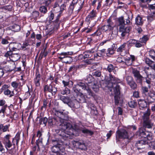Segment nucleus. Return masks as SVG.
Instances as JSON below:
<instances>
[{
	"instance_id": "f257e3e1",
	"label": "nucleus",
	"mask_w": 155,
	"mask_h": 155,
	"mask_svg": "<svg viewBox=\"0 0 155 155\" xmlns=\"http://www.w3.org/2000/svg\"><path fill=\"white\" fill-rule=\"evenodd\" d=\"M60 128L65 131L64 134H63V137L67 138L69 137V135L72 134V133L69 132L66 134L65 132H67L68 130H70L74 131L78 133H80L81 131L84 134H88L90 136L94 134L93 131L84 128L83 126L80 127L74 124H71L68 121L62 119H60Z\"/></svg>"
},
{
	"instance_id": "f03ea898",
	"label": "nucleus",
	"mask_w": 155,
	"mask_h": 155,
	"mask_svg": "<svg viewBox=\"0 0 155 155\" xmlns=\"http://www.w3.org/2000/svg\"><path fill=\"white\" fill-rule=\"evenodd\" d=\"M153 125V123H152L150 120L143 121V127H142L139 129L138 132H137V135L139 136L144 138L145 140L147 139L150 140H151L152 133L150 132L146 131L143 128H150Z\"/></svg>"
},
{
	"instance_id": "7ed1b4c3",
	"label": "nucleus",
	"mask_w": 155,
	"mask_h": 155,
	"mask_svg": "<svg viewBox=\"0 0 155 155\" xmlns=\"http://www.w3.org/2000/svg\"><path fill=\"white\" fill-rule=\"evenodd\" d=\"M53 142H56L57 144L53 146L51 148L52 151L54 153L52 155H64L65 153L62 150H61V148L62 147V145L64 144L62 142L60 143L59 141H58L54 140H52Z\"/></svg>"
},
{
	"instance_id": "20e7f679",
	"label": "nucleus",
	"mask_w": 155,
	"mask_h": 155,
	"mask_svg": "<svg viewBox=\"0 0 155 155\" xmlns=\"http://www.w3.org/2000/svg\"><path fill=\"white\" fill-rule=\"evenodd\" d=\"M107 25L110 31H111L112 35H116L118 32L117 27L113 22L110 18L107 20Z\"/></svg>"
},
{
	"instance_id": "39448f33",
	"label": "nucleus",
	"mask_w": 155,
	"mask_h": 155,
	"mask_svg": "<svg viewBox=\"0 0 155 155\" xmlns=\"http://www.w3.org/2000/svg\"><path fill=\"white\" fill-rule=\"evenodd\" d=\"M116 140L117 141H119V138L128 139L130 138L128 133L125 130H118L116 132Z\"/></svg>"
},
{
	"instance_id": "423d86ee",
	"label": "nucleus",
	"mask_w": 155,
	"mask_h": 155,
	"mask_svg": "<svg viewBox=\"0 0 155 155\" xmlns=\"http://www.w3.org/2000/svg\"><path fill=\"white\" fill-rule=\"evenodd\" d=\"M86 84L82 82H79L73 88V90L74 92L76 93H80L81 95L83 96V94L81 93V89L83 90L84 91L86 87Z\"/></svg>"
},
{
	"instance_id": "0eeeda50",
	"label": "nucleus",
	"mask_w": 155,
	"mask_h": 155,
	"mask_svg": "<svg viewBox=\"0 0 155 155\" xmlns=\"http://www.w3.org/2000/svg\"><path fill=\"white\" fill-rule=\"evenodd\" d=\"M57 91V88L51 84L49 85H45L44 87V91L45 93L48 92L51 93L52 94H55Z\"/></svg>"
},
{
	"instance_id": "6e6552de",
	"label": "nucleus",
	"mask_w": 155,
	"mask_h": 155,
	"mask_svg": "<svg viewBox=\"0 0 155 155\" xmlns=\"http://www.w3.org/2000/svg\"><path fill=\"white\" fill-rule=\"evenodd\" d=\"M114 90L115 95L114 96L115 103L116 105L119 102V96L120 94V87L118 84H116L115 87L114 86Z\"/></svg>"
},
{
	"instance_id": "1a4fd4ad",
	"label": "nucleus",
	"mask_w": 155,
	"mask_h": 155,
	"mask_svg": "<svg viewBox=\"0 0 155 155\" xmlns=\"http://www.w3.org/2000/svg\"><path fill=\"white\" fill-rule=\"evenodd\" d=\"M95 52L94 49H92L91 50H87L84 52L82 54H81L79 56L80 57L83 58L84 59L89 58L92 57L93 54V53Z\"/></svg>"
},
{
	"instance_id": "9d476101",
	"label": "nucleus",
	"mask_w": 155,
	"mask_h": 155,
	"mask_svg": "<svg viewBox=\"0 0 155 155\" xmlns=\"http://www.w3.org/2000/svg\"><path fill=\"white\" fill-rule=\"evenodd\" d=\"M11 137V136L9 134L6 135L5 137L3 143L7 149V148H9L11 147L12 146V144L9 140V139Z\"/></svg>"
},
{
	"instance_id": "9b49d317",
	"label": "nucleus",
	"mask_w": 155,
	"mask_h": 155,
	"mask_svg": "<svg viewBox=\"0 0 155 155\" xmlns=\"http://www.w3.org/2000/svg\"><path fill=\"white\" fill-rule=\"evenodd\" d=\"M68 105L70 107L74 109H78L80 106L79 103L76 100L70 101Z\"/></svg>"
},
{
	"instance_id": "f8f14e48",
	"label": "nucleus",
	"mask_w": 155,
	"mask_h": 155,
	"mask_svg": "<svg viewBox=\"0 0 155 155\" xmlns=\"http://www.w3.org/2000/svg\"><path fill=\"white\" fill-rule=\"evenodd\" d=\"M132 73L136 79L141 83L143 78L140 75L139 71L135 69H132Z\"/></svg>"
},
{
	"instance_id": "ddd939ff",
	"label": "nucleus",
	"mask_w": 155,
	"mask_h": 155,
	"mask_svg": "<svg viewBox=\"0 0 155 155\" xmlns=\"http://www.w3.org/2000/svg\"><path fill=\"white\" fill-rule=\"evenodd\" d=\"M96 16L97 13L96 11L93 10L86 17L85 21L86 22L89 23L90 20L93 19Z\"/></svg>"
},
{
	"instance_id": "4468645a",
	"label": "nucleus",
	"mask_w": 155,
	"mask_h": 155,
	"mask_svg": "<svg viewBox=\"0 0 155 155\" xmlns=\"http://www.w3.org/2000/svg\"><path fill=\"white\" fill-rule=\"evenodd\" d=\"M73 54L72 52H62L59 54L60 56H58V58L61 60H62L63 58H68L70 60L72 59L71 57H68L69 55H71Z\"/></svg>"
},
{
	"instance_id": "2eb2a0df",
	"label": "nucleus",
	"mask_w": 155,
	"mask_h": 155,
	"mask_svg": "<svg viewBox=\"0 0 155 155\" xmlns=\"http://www.w3.org/2000/svg\"><path fill=\"white\" fill-rule=\"evenodd\" d=\"M73 144H75V146L81 150H85L86 149V147L83 142H81L78 141H74L73 142Z\"/></svg>"
},
{
	"instance_id": "dca6fc26",
	"label": "nucleus",
	"mask_w": 155,
	"mask_h": 155,
	"mask_svg": "<svg viewBox=\"0 0 155 155\" xmlns=\"http://www.w3.org/2000/svg\"><path fill=\"white\" fill-rule=\"evenodd\" d=\"M147 142L146 140H141L138 141L136 143L135 146L137 147L138 149H141L144 148V146Z\"/></svg>"
},
{
	"instance_id": "f3484780",
	"label": "nucleus",
	"mask_w": 155,
	"mask_h": 155,
	"mask_svg": "<svg viewBox=\"0 0 155 155\" xmlns=\"http://www.w3.org/2000/svg\"><path fill=\"white\" fill-rule=\"evenodd\" d=\"M130 28L129 27L124 28V26H121L120 28V31L121 32V35L122 37H124L125 35L129 33L130 31Z\"/></svg>"
},
{
	"instance_id": "a211bd4d",
	"label": "nucleus",
	"mask_w": 155,
	"mask_h": 155,
	"mask_svg": "<svg viewBox=\"0 0 155 155\" xmlns=\"http://www.w3.org/2000/svg\"><path fill=\"white\" fill-rule=\"evenodd\" d=\"M21 45L19 43H11L9 46V49H10L12 51L18 50Z\"/></svg>"
},
{
	"instance_id": "6ab92c4d",
	"label": "nucleus",
	"mask_w": 155,
	"mask_h": 155,
	"mask_svg": "<svg viewBox=\"0 0 155 155\" xmlns=\"http://www.w3.org/2000/svg\"><path fill=\"white\" fill-rule=\"evenodd\" d=\"M143 23L142 17L138 15L135 18V24L138 26H142Z\"/></svg>"
},
{
	"instance_id": "aec40b11",
	"label": "nucleus",
	"mask_w": 155,
	"mask_h": 155,
	"mask_svg": "<svg viewBox=\"0 0 155 155\" xmlns=\"http://www.w3.org/2000/svg\"><path fill=\"white\" fill-rule=\"evenodd\" d=\"M150 114V110L149 108H147V110L143 113L142 118L143 121L149 120V117Z\"/></svg>"
},
{
	"instance_id": "412c9836",
	"label": "nucleus",
	"mask_w": 155,
	"mask_h": 155,
	"mask_svg": "<svg viewBox=\"0 0 155 155\" xmlns=\"http://www.w3.org/2000/svg\"><path fill=\"white\" fill-rule=\"evenodd\" d=\"M84 91L87 92V93H85L86 95H88L90 97H93L94 95V93L92 92L87 84H86Z\"/></svg>"
},
{
	"instance_id": "4be33fe9",
	"label": "nucleus",
	"mask_w": 155,
	"mask_h": 155,
	"mask_svg": "<svg viewBox=\"0 0 155 155\" xmlns=\"http://www.w3.org/2000/svg\"><path fill=\"white\" fill-rule=\"evenodd\" d=\"M41 81V75L38 73H37L36 75V77L34 79V83L36 86H39L40 85V81Z\"/></svg>"
},
{
	"instance_id": "5701e85b",
	"label": "nucleus",
	"mask_w": 155,
	"mask_h": 155,
	"mask_svg": "<svg viewBox=\"0 0 155 155\" xmlns=\"http://www.w3.org/2000/svg\"><path fill=\"white\" fill-rule=\"evenodd\" d=\"M138 104L140 109L147 108V103L145 100H140L138 102Z\"/></svg>"
},
{
	"instance_id": "b1692460",
	"label": "nucleus",
	"mask_w": 155,
	"mask_h": 155,
	"mask_svg": "<svg viewBox=\"0 0 155 155\" xmlns=\"http://www.w3.org/2000/svg\"><path fill=\"white\" fill-rule=\"evenodd\" d=\"M145 62L149 66L150 68H154L155 67V63H154V62L150 60L148 58H147L145 59Z\"/></svg>"
},
{
	"instance_id": "393cba45",
	"label": "nucleus",
	"mask_w": 155,
	"mask_h": 155,
	"mask_svg": "<svg viewBox=\"0 0 155 155\" xmlns=\"http://www.w3.org/2000/svg\"><path fill=\"white\" fill-rule=\"evenodd\" d=\"M60 99L64 103L68 105L70 101L69 97L62 95L60 96Z\"/></svg>"
},
{
	"instance_id": "a878e982",
	"label": "nucleus",
	"mask_w": 155,
	"mask_h": 155,
	"mask_svg": "<svg viewBox=\"0 0 155 155\" xmlns=\"http://www.w3.org/2000/svg\"><path fill=\"white\" fill-rule=\"evenodd\" d=\"M107 69L109 72H110L113 71L114 73L115 74L117 69V68L114 67L112 64H110L108 65Z\"/></svg>"
},
{
	"instance_id": "bb28decb",
	"label": "nucleus",
	"mask_w": 155,
	"mask_h": 155,
	"mask_svg": "<svg viewBox=\"0 0 155 155\" xmlns=\"http://www.w3.org/2000/svg\"><path fill=\"white\" fill-rule=\"evenodd\" d=\"M8 86L7 85H5L3 86L2 89V90H5V91L4 92V93L5 95H10L11 93V91L8 89L5 90L6 88H8Z\"/></svg>"
},
{
	"instance_id": "cd10ccee",
	"label": "nucleus",
	"mask_w": 155,
	"mask_h": 155,
	"mask_svg": "<svg viewBox=\"0 0 155 155\" xmlns=\"http://www.w3.org/2000/svg\"><path fill=\"white\" fill-rule=\"evenodd\" d=\"M20 55L18 53H13L11 58L13 61H16L20 59Z\"/></svg>"
},
{
	"instance_id": "c85d7f7f",
	"label": "nucleus",
	"mask_w": 155,
	"mask_h": 155,
	"mask_svg": "<svg viewBox=\"0 0 155 155\" xmlns=\"http://www.w3.org/2000/svg\"><path fill=\"white\" fill-rule=\"evenodd\" d=\"M126 43H124L117 49V51L120 53H121L123 51H124L126 49Z\"/></svg>"
},
{
	"instance_id": "c756f323",
	"label": "nucleus",
	"mask_w": 155,
	"mask_h": 155,
	"mask_svg": "<svg viewBox=\"0 0 155 155\" xmlns=\"http://www.w3.org/2000/svg\"><path fill=\"white\" fill-rule=\"evenodd\" d=\"M137 105V102L136 101L131 100V101L128 103L129 106L131 108H135Z\"/></svg>"
},
{
	"instance_id": "7c9ffc66",
	"label": "nucleus",
	"mask_w": 155,
	"mask_h": 155,
	"mask_svg": "<svg viewBox=\"0 0 155 155\" xmlns=\"http://www.w3.org/2000/svg\"><path fill=\"white\" fill-rule=\"evenodd\" d=\"M143 78L144 80V81L148 84V87L149 88H150L152 85L150 79L147 77Z\"/></svg>"
},
{
	"instance_id": "2f4dec72",
	"label": "nucleus",
	"mask_w": 155,
	"mask_h": 155,
	"mask_svg": "<svg viewBox=\"0 0 155 155\" xmlns=\"http://www.w3.org/2000/svg\"><path fill=\"white\" fill-rule=\"evenodd\" d=\"M109 76V80H108L109 82L111 83L112 84H115V83L118 82L117 78H116L111 74H110Z\"/></svg>"
},
{
	"instance_id": "473e14b6",
	"label": "nucleus",
	"mask_w": 155,
	"mask_h": 155,
	"mask_svg": "<svg viewBox=\"0 0 155 155\" xmlns=\"http://www.w3.org/2000/svg\"><path fill=\"white\" fill-rule=\"evenodd\" d=\"M20 133H18L16 134L15 137L14 138H13V140H12V142H13V144L14 145H15V143H14V141L15 140H16V144L17 145L18 144V142L20 139Z\"/></svg>"
},
{
	"instance_id": "72a5a7b5",
	"label": "nucleus",
	"mask_w": 155,
	"mask_h": 155,
	"mask_svg": "<svg viewBox=\"0 0 155 155\" xmlns=\"http://www.w3.org/2000/svg\"><path fill=\"white\" fill-rule=\"evenodd\" d=\"M118 21L119 24V25L123 26L125 24V21L124 20L123 17H119L118 19Z\"/></svg>"
},
{
	"instance_id": "f704fd0d",
	"label": "nucleus",
	"mask_w": 155,
	"mask_h": 155,
	"mask_svg": "<svg viewBox=\"0 0 155 155\" xmlns=\"http://www.w3.org/2000/svg\"><path fill=\"white\" fill-rule=\"evenodd\" d=\"M36 143L38 147L37 151H39L40 150L39 146L42 144V138H39L38 140H36Z\"/></svg>"
},
{
	"instance_id": "c9c22d12",
	"label": "nucleus",
	"mask_w": 155,
	"mask_h": 155,
	"mask_svg": "<svg viewBox=\"0 0 155 155\" xmlns=\"http://www.w3.org/2000/svg\"><path fill=\"white\" fill-rule=\"evenodd\" d=\"M48 121V119L46 117L41 118L39 120V122L41 124H44L45 126H46Z\"/></svg>"
},
{
	"instance_id": "e433bc0d",
	"label": "nucleus",
	"mask_w": 155,
	"mask_h": 155,
	"mask_svg": "<svg viewBox=\"0 0 155 155\" xmlns=\"http://www.w3.org/2000/svg\"><path fill=\"white\" fill-rule=\"evenodd\" d=\"M9 125H6L4 126L3 124L0 125V130L2 129L3 132H5L6 131H9L8 128Z\"/></svg>"
},
{
	"instance_id": "4c0bfd02",
	"label": "nucleus",
	"mask_w": 155,
	"mask_h": 155,
	"mask_svg": "<svg viewBox=\"0 0 155 155\" xmlns=\"http://www.w3.org/2000/svg\"><path fill=\"white\" fill-rule=\"evenodd\" d=\"M150 57L155 61V51L153 50H151L149 51Z\"/></svg>"
},
{
	"instance_id": "58836bf2",
	"label": "nucleus",
	"mask_w": 155,
	"mask_h": 155,
	"mask_svg": "<svg viewBox=\"0 0 155 155\" xmlns=\"http://www.w3.org/2000/svg\"><path fill=\"white\" fill-rule=\"evenodd\" d=\"M70 92V90L67 87H65L64 89L61 90V93L63 95L69 94Z\"/></svg>"
},
{
	"instance_id": "ea45409f",
	"label": "nucleus",
	"mask_w": 155,
	"mask_h": 155,
	"mask_svg": "<svg viewBox=\"0 0 155 155\" xmlns=\"http://www.w3.org/2000/svg\"><path fill=\"white\" fill-rule=\"evenodd\" d=\"M125 63V64L128 65L129 66L132 64V61H131L130 58L129 57L125 58H124Z\"/></svg>"
},
{
	"instance_id": "a19ab883",
	"label": "nucleus",
	"mask_w": 155,
	"mask_h": 155,
	"mask_svg": "<svg viewBox=\"0 0 155 155\" xmlns=\"http://www.w3.org/2000/svg\"><path fill=\"white\" fill-rule=\"evenodd\" d=\"M105 49H103L99 51L96 54L99 57H101L104 55L105 54Z\"/></svg>"
},
{
	"instance_id": "79ce46f5",
	"label": "nucleus",
	"mask_w": 155,
	"mask_h": 155,
	"mask_svg": "<svg viewBox=\"0 0 155 155\" xmlns=\"http://www.w3.org/2000/svg\"><path fill=\"white\" fill-rule=\"evenodd\" d=\"M12 28L13 29V31L15 32H17L19 31L20 30V26L17 25H14L12 26Z\"/></svg>"
},
{
	"instance_id": "37998d69",
	"label": "nucleus",
	"mask_w": 155,
	"mask_h": 155,
	"mask_svg": "<svg viewBox=\"0 0 155 155\" xmlns=\"http://www.w3.org/2000/svg\"><path fill=\"white\" fill-rule=\"evenodd\" d=\"M114 53V50L112 48H109L107 49V51L106 54L107 56H110Z\"/></svg>"
},
{
	"instance_id": "c03bdc74",
	"label": "nucleus",
	"mask_w": 155,
	"mask_h": 155,
	"mask_svg": "<svg viewBox=\"0 0 155 155\" xmlns=\"http://www.w3.org/2000/svg\"><path fill=\"white\" fill-rule=\"evenodd\" d=\"M39 10L41 12L44 14L46 13L47 12V8L45 6H42L40 7Z\"/></svg>"
},
{
	"instance_id": "a18cd8bd",
	"label": "nucleus",
	"mask_w": 155,
	"mask_h": 155,
	"mask_svg": "<svg viewBox=\"0 0 155 155\" xmlns=\"http://www.w3.org/2000/svg\"><path fill=\"white\" fill-rule=\"evenodd\" d=\"M87 80L88 83H91L94 81V80L92 75L89 74L88 75L87 77Z\"/></svg>"
},
{
	"instance_id": "49530a36",
	"label": "nucleus",
	"mask_w": 155,
	"mask_h": 155,
	"mask_svg": "<svg viewBox=\"0 0 155 155\" xmlns=\"http://www.w3.org/2000/svg\"><path fill=\"white\" fill-rule=\"evenodd\" d=\"M7 107V105H5L4 106L2 107V109L0 110V113H2L3 114L2 116L3 117L5 116L4 113H5L6 108Z\"/></svg>"
},
{
	"instance_id": "de8ad7c7",
	"label": "nucleus",
	"mask_w": 155,
	"mask_h": 155,
	"mask_svg": "<svg viewBox=\"0 0 155 155\" xmlns=\"http://www.w3.org/2000/svg\"><path fill=\"white\" fill-rule=\"evenodd\" d=\"M13 54L12 51L10 49L9 51H7L5 54L4 56L6 57H9L10 58V57H12V55Z\"/></svg>"
},
{
	"instance_id": "09e8293b",
	"label": "nucleus",
	"mask_w": 155,
	"mask_h": 155,
	"mask_svg": "<svg viewBox=\"0 0 155 155\" xmlns=\"http://www.w3.org/2000/svg\"><path fill=\"white\" fill-rule=\"evenodd\" d=\"M148 40V38L146 36H145L143 37L142 38L140 39L139 41L141 43H145Z\"/></svg>"
},
{
	"instance_id": "8fccbe9b",
	"label": "nucleus",
	"mask_w": 155,
	"mask_h": 155,
	"mask_svg": "<svg viewBox=\"0 0 155 155\" xmlns=\"http://www.w3.org/2000/svg\"><path fill=\"white\" fill-rule=\"evenodd\" d=\"M128 84L133 89H134L137 87V84L134 81H132L131 83H130Z\"/></svg>"
},
{
	"instance_id": "3c124183",
	"label": "nucleus",
	"mask_w": 155,
	"mask_h": 155,
	"mask_svg": "<svg viewBox=\"0 0 155 155\" xmlns=\"http://www.w3.org/2000/svg\"><path fill=\"white\" fill-rule=\"evenodd\" d=\"M94 60L93 58H91L85 61V62L88 64H94Z\"/></svg>"
},
{
	"instance_id": "603ef678",
	"label": "nucleus",
	"mask_w": 155,
	"mask_h": 155,
	"mask_svg": "<svg viewBox=\"0 0 155 155\" xmlns=\"http://www.w3.org/2000/svg\"><path fill=\"white\" fill-rule=\"evenodd\" d=\"M92 75L93 76L100 77L101 75V72L99 71H95L92 73Z\"/></svg>"
},
{
	"instance_id": "864d4df0",
	"label": "nucleus",
	"mask_w": 155,
	"mask_h": 155,
	"mask_svg": "<svg viewBox=\"0 0 155 155\" xmlns=\"http://www.w3.org/2000/svg\"><path fill=\"white\" fill-rule=\"evenodd\" d=\"M147 19L149 22H151L154 19L151 13L147 17Z\"/></svg>"
},
{
	"instance_id": "5fc2aeb1",
	"label": "nucleus",
	"mask_w": 155,
	"mask_h": 155,
	"mask_svg": "<svg viewBox=\"0 0 155 155\" xmlns=\"http://www.w3.org/2000/svg\"><path fill=\"white\" fill-rule=\"evenodd\" d=\"M101 29L102 31H109V29L107 25L103 26L101 28Z\"/></svg>"
},
{
	"instance_id": "6e6d98bb",
	"label": "nucleus",
	"mask_w": 155,
	"mask_h": 155,
	"mask_svg": "<svg viewBox=\"0 0 155 155\" xmlns=\"http://www.w3.org/2000/svg\"><path fill=\"white\" fill-rule=\"evenodd\" d=\"M126 80L128 84L131 83L132 81H134L132 78L130 76H127L126 78Z\"/></svg>"
},
{
	"instance_id": "4d7b16f0",
	"label": "nucleus",
	"mask_w": 155,
	"mask_h": 155,
	"mask_svg": "<svg viewBox=\"0 0 155 155\" xmlns=\"http://www.w3.org/2000/svg\"><path fill=\"white\" fill-rule=\"evenodd\" d=\"M93 90L95 92H97L99 91V87L95 84H94L92 87Z\"/></svg>"
},
{
	"instance_id": "13d9d810",
	"label": "nucleus",
	"mask_w": 155,
	"mask_h": 155,
	"mask_svg": "<svg viewBox=\"0 0 155 155\" xmlns=\"http://www.w3.org/2000/svg\"><path fill=\"white\" fill-rule=\"evenodd\" d=\"M11 86L14 88L16 89L17 88L18 84L16 81H13L11 83Z\"/></svg>"
},
{
	"instance_id": "bf43d9fd",
	"label": "nucleus",
	"mask_w": 155,
	"mask_h": 155,
	"mask_svg": "<svg viewBox=\"0 0 155 155\" xmlns=\"http://www.w3.org/2000/svg\"><path fill=\"white\" fill-rule=\"evenodd\" d=\"M136 42L137 41L134 39H130L128 41L129 44L130 45H135Z\"/></svg>"
},
{
	"instance_id": "052dcab7",
	"label": "nucleus",
	"mask_w": 155,
	"mask_h": 155,
	"mask_svg": "<svg viewBox=\"0 0 155 155\" xmlns=\"http://www.w3.org/2000/svg\"><path fill=\"white\" fill-rule=\"evenodd\" d=\"M150 97L153 100H155V92L153 91L149 94Z\"/></svg>"
},
{
	"instance_id": "680f3d73",
	"label": "nucleus",
	"mask_w": 155,
	"mask_h": 155,
	"mask_svg": "<svg viewBox=\"0 0 155 155\" xmlns=\"http://www.w3.org/2000/svg\"><path fill=\"white\" fill-rule=\"evenodd\" d=\"M54 0H47L45 1L44 4L46 6H48Z\"/></svg>"
},
{
	"instance_id": "e2e57ef3",
	"label": "nucleus",
	"mask_w": 155,
	"mask_h": 155,
	"mask_svg": "<svg viewBox=\"0 0 155 155\" xmlns=\"http://www.w3.org/2000/svg\"><path fill=\"white\" fill-rule=\"evenodd\" d=\"M0 151L2 153L5 152V149L2 144L1 142L0 141Z\"/></svg>"
},
{
	"instance_id": "0e129e2a",
	"label": "nucleus",
	"mask_w": 155,
	"mask_h": 155,
	"mask_svg": "<svg viewBox=\"0 0 155 155\" xmlns=\"http://www.w3.org/2000/svg\"><path fill=\"white\" fill-rule=\"evenodd\" d=\"M148 87H146L144 86L142 87V90L143 92L144 93H146L147 92H148Z\"/></svg>"
},
{
	"instance_id": "69168bd1",
	"label": "nucleus",
	"mask_w": 155,
	"mask_h": 155,
	"mask_svg": "<svg viewBox=\"0 0 155 155\" xmlns=\"http://www.w3.org/2000/svg\"><path fill=\"white\" fill-rule=\"evenodd\" d=\"M139 41H137V42L135 44V46L137 48H140L142 46V45L140 43Z\"/></svg>"
},
{
	"instance_id": "338daca9",
	"label": "nucleus",
	"mask_w": 155,
	"mask_h": 155,
	"mask_svg": "<svg viewBox=\"0 0 155 155\" xmlns=\"http://www.w3.org/2000/svg\"><path fill=\"white\" fill-rule=\"evenodd\" d=\"M66 6L64 4H62L60 7V11L62 12L66 8Z\"/></svg>"
},
{
	"instance_id": "774afa93",
	"label": "nucleus",
	"mask_w": 155,
	"mask_h": 155,
	"mask_svg": "<svg viewBox=\"0 0 155 155\" xmlns=\"http://www.w3.org/2000/svg\"><path fill=\"white\" fill-rule=\"evenodd\" d=\"M1 43L3 45H6L8 44V42L6 39H3Z\"/></svg>"
}]
</instances>
